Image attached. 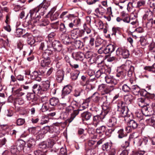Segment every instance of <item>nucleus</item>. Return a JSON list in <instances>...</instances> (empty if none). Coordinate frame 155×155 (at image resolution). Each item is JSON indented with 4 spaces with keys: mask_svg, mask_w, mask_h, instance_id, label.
Here are the masks:
<instances>
[{
    "mask_svg": "<svg viewBox=\"0 0 155 155\" xmlns=\"http://www.w3.org/2000/svg\"><path fill=\"white\" fill-rule=\"evenodd\" d=\"M134 67L131 64V61L129 60L127 61L125 63L122 64L117 70V73L116 76L121 80L124 78L127 73V76L129 77H131L134 72Z\"/></svg>",
    "mask_w": 155,
    "mask_h": 155,
    "instance_id": "f257e3e1",
    "label": "nucleus"
},
{
    "mask_svg": "<svg viewBox=\"0 0 155 155\" xmlns=\"http://www.w3.org/2000/svg\"><path fill=\"white\" fill-rule=\"evenodd\" d=\"M41 9V6H38L30 11L29 13L31 20L27 22L28 25L29 27H31L32 25H34L39 21L41 16L39 15H37V13Z\"/></svg>",
    "mask_w": 155,
    "mask_h": 155,
    "instance_id": "f03ea898",
    "label": "nucleus"
},
{
    "mask_svg": "<svg viewBox=\"0 0 155 155\" xmlns=\"http://www.w3.org/2000/svg\"><path fill=\"white\" fill-rule=\"evenodd\" d=\"M114 89L113 86L107 87L105 84H101L98 86L97 90L102 95H104L109 93Z\"/></svg>",
    "mask_w": 155,
    "mask_h": 155,
    "instance_id": "7ed1b4c3",
    "label": "nucleus"
},
{
    "mask_svg": "<svg viewBox=\"0 0 155 155\" xmlns=\"http://www.w3.org/2000/svg\"><path fill=\"white\" fill-rule=\"evenodd\" d=\"M153 15L155 17V12L154 13V11L152 9L149 8L143 16V19H147V20L149 21V22L147 23V25L150 23L151 25L153 24Z\"/></svg>",
    "mask_w": 155,
    "mask_h": 155,
    "instance_id": "20e7f679",
    "label": "nucleus"
},
{
    "mask_svg": "<svg viewBox=\"0 0 155 155\" xmlns=\"http://www.w3.org/2000/svg\"><path fill=\"white\" fill-rule=\"evenodd\" d=\"M83 30H80L79 28H75L71 31V37L73 39H76L79 37H81L84 34Z\"/></svg>",
    "mask_w": 155,
    "mask_h": 155,
    "instance_id": "39448f33",
    "label": "nucleus"
},
{
    "mask_svg": "<svg viewBox=\"0 0 155 155\" xmlns=\"http://www.w3.org/2000/svg\"><path fill=\"white\" fill-rule=\"evenodd\" d=\"M48 46L50 47L52 46L56 51H60L62 49V45L61 43L58 40H55L52 42L51 40L49 41V44Z\"/></svg>",
    "mask_w": 155,
    "mask_h": 155,
    "instance_id": "423d86ee",
    "label": "nucleus"
},
{
    "mask_svg": "<svg viewBox=\"0 0 155 155\" xmlns=\"http://www.w3.org/2000/svg\"><path fill=\"white\" fill-rule=\"evenodd\" d=\"M116 55L118 56H121L124 58H127L129 56V51L124 48H118L116 51Z\"/></svg>",
    "mask_w": 155,
    "mask_h": 155,
    "instance_id": "0eeeda50",
    "label": "nucleus"
},
{
    "mask_svg": "<svg viewBox=\"0 0 155 155\" xmlns=\"http://www.w3.org/2000/svg\"><path fill=\"white\" fill-rule=\"evenodd\" d=\"M105 116V114L104 112H101L99 115L94 116L93 118V124L97 127L100 121L104 118Z\"/></svg>",
    "mask_w": 155,
    "mask_h": 155,
    "instance_id": "6e6552de",
    "label": "nucleus"
},
{
    "mask_svg": "<svg viewBox=\"0 0 155 155\" xmlns=\"http://www.w3.org/2000/svg\"><path fill=\"white\" fill-rule=\"evenodd\" d=\"M105 79L106 82L108 84L111 85L110 86H113L114 88V86L117 83V80L114 78L110 75H107L105 76Z\"/></svg>",
    "mask_w": 155,
    "mask_h": 155,
    "instance_id": "1a4fd4ad",
    "label": "nucleus"
},
{
    "mask_svg": "<svg viewBox=\"0 0 155 155\" xmlns=\"http://www.w3.org/2000/svg\"><path fill=\"white\" fill-rule=\"evenodd\" d=\"M119 111L120 112V115L122 117H124V120L126 121L130 117V112H129L128 107H125L124 109H122Z\"/></svg>",
    "mask_w": 155,
    "mask_h": 155,
    "instance_id": "9d476101",
    "label": "nucleus"
},
{
    "mask_svg": "<svg viewBox=\"0 0 155 155\" xmlns=\"http://www.w3.org/2000/svg\"><path fill=\"white\" fill-rule=\"evenodd\" d=\"M60 39L65 44L68 45L71 42L70 38L69 35L67 33L61 34L60 36Z\"/></svg>",
    "mask_w": 155,
    "mask_h": 155,
    "instance_id": "9b49d317",
    "label": "nucleus"
},
{
    "mask_svg": "<svg viewBox=\"0 0 155 155\" xmlns=\"http://www.w3.org/2000/svg\"><path fill=\"white\" fill-rule=\"evenodd\" d=\"M23 37L24 38H27L28 43L31 46L35 45L34 44L35 42V41L33 37L27 33L23 35Z\"/></svg>",
    "mask_w": 155,
    "mask_h": 155,
    "instance_id": "f8f14e48",
    "label": "nucleus"
},
{
    "mask_svg": "<svg viewBox=\"0 0 155 155\" xmlns=\"http://www.w3.org/2000/svg\"><path fill=\"white\" fill-rule=\"evenodd\" d=\"M81 81H80V85L83 86H86V89H88V87H89L90 84H89V81L88 79H87L86 77L83 75L81 77Z\"/></svg>",
    "mask_w": 155,
    "mask_h": 155,
    "instance_id": "ddd939ff",
    "label": "nucleus"
},
{
    "mask_svg": "<svg viewBox=\"0 0 155 155\" xmlns=\"http://www.w3.org/2000/svg\"><path fill=\"white\" fill-rule=\"evenodd\" d=\"M142 111L146 116H150L153 114L152 109L147 106H145L142 108Z\"/></svg>",
    "mask_w": 155,
    "mask_h": 155,
    "instance_id": "4468645a",
    "label": "nucleus"
},
{
    "mask_svg": "<svg viewBox=\"0 0 155 155\" xmlns=\"http://www.w3.org/2000/svg\"><path fill=\"white\" fill-rule=\"evenodd\" d=\"M25 144V142L22 140H18L16 143V147L19 150L21 151L23 150L24 151V146Z\"/></svg>",
    "mask_w": 155,
    "mask_h": 155,
    "instance_id": "2eb2a0df",
    "label": "nucleus"
},
{
    "mask_svg": "<svg viewBox=\"0 0 155 155\" xmlns=\"http://www.w3.org/2000/svg\"><path fill=\"white\" fill-rule=\"evenodd\" d=\"M83 110L82 108L81 107L78 109L74 110L73 112L71 114V117L70 118L67 120V121L69 123L72 122L74 118L76 115L79 113V111L82 110Z\"/></svg>",
    "mask_w": 155,
    "mask_h": 155,
    "instance_id": "dca6fc26",
    "label": "nucleus"
},
{
    "mask_svg": "<svg viewBox=\"0 0 155 155\" xmlns=\"http://www.w3.org/2000/svg\"><path fill=\"white\" fill-rule=\"evenodd\" d=\"M105 48L104 54H107L113 52L115 49V47L114 45L109 44Z\"/></svg>",
    "mask_w": 155,
    "mask_h": 155,
    "instance_id": "f3484780",
    "label": "nucleus"
},
{
    "mask_svg": "<svg viewBox=\"0 0 155 155\" xmlns=\"http://www.w3.org/2000/svg\"><path fill=\"white\" fill-rule=\"evenodd\" d=\"M72 87L70 85L65 86L63 89L62 94L64 96L69 94L72 90Z\"/></svg>",
    "mask_w": 155,
    "mask_h": 155,
    "instance_id": "a211bd4d",
    "label": "nucleus"
},
{
    "mask_svg": "<svg viewBox=\"0 0 155 155\" xmlns=\"http://www.w3.org/2000/svg\"><path fill=\"white\" fill-rule=\"evenodd\" d=\"M73 58L76 60H82L85 57V55L83 53L78 52L73 53Z\"/></svg>",
    "mask_w": 155,
    "mask_h": 155,
    "instance_id": "6ab92c4d",
    "label": "nucleus"
},
{
    "mask_svg": "<svg viewBox=\"0 0 155 155\" xmlns=\"http://www.w3.org/2000/svg\"><path fill=\"white\" fill-rule=\"evenodd\" d=\"M126 121L128 123V125H129L133 130L136 129L138 126L137 123L134 120H130L129 118Z\"/></svg>",
    "mask_w": 155,
    "mask_h": 155,
    "instance_id": "aec40b11",
    "label": "nucleus"
},
{
    "mask_svg": "<svg viewBox=\"0 0 155 155\" xmlns=\"http://www.w3.org/2000/svg\"><path fill=\"white\" fill-rule=\"evenodd\" d=\"M31 78L32 79H35L38 81H41V78L39 76L38 72L36 71H33L30 75Z\"/></svg>",
    "mask_w": 155,
    "mask_h": 155,
    "instance_id": "412c9836",
    "label": "nucleus"
},
{
    "mask_svg": "<svg viewBox=\"0 0 155 155\" xmlns=\"http://www.w3.org/2000/svg\"><path fill=\"white\" fill-rule=\"evenodd\" d=\"M35 144V141L33 138H30L28 140L27 146L28 151L26 152V153H28L30 151V148L33 147Z\"/></svg>",
    "mask_w": 155,
    "mask_h": 155,
    "instance_id": "4be33fe9",
    "label": "nucleus"
},
{
    "mask_svg": "<svg viewBox=\"0 0 155 155\" xmlns=\"http://www.w3.org/2000/svg\"><path fill=\"white\" fill-rule=\"evenodd\" d=\"M91 116V114L87 111L84 112L81 114V117L84 120L87 121L90 120Z\"/></svg>",
    "mask_w": 155,
    "mask_h": 155,
    "instance_id": "5701e85b",
    "label": "nucleus"
},
{
    "mask_svg": "<svg viewBox=\"0 0 155 155\" xmlns=\"http://www.w3.org/2000/svg\"><path fill=\"white\" fill-rule=\"evenodd\" d=\"M117 119L114 117L110 118L108 122V126L110 127L115 126L117 124Z\"/></svg>",
    "mask_w": 155,
    "mask_h": 155,
    "instance_id": "b1692460",
    "label": "nucleus"
},
{
    "mask_svg": "<svg viewBox=\"0 0 155 155\" xmlns=\"http://www.w3.org/2000/svg\"><path fill=\"white\" fill-rule=\"evenodd\" d=\"M33 91L35 94L41 93L42 92L41 91V87L40 84H34L32 87Z\"/></svg>",
    "mask_w": 155,
    "mask_h": 155,
    "instance_id": "393cba45",
    "label": "nucleus"
},
{
    "mask_svg": "<svg viewBox=\"0 0 155 155\" xmlns=\"http://www.w3.org/2000/svg\"><path fill=\"white\" fill-rule=\"evenodd\" d=\"M127 4L128 1L124 0H120L119 2L116 3V5H118L120 9H122L124 8L127 7Z\"/></svg>",
    "mask_w": 155,
    "mask_h": 155,
    "instance_id": "a878e982",
    "label": "nucleus"
},
{
    "mask_svg": "<svg viewBox=\"0 0 155 155\" xmlns=\"http://www.w3.org/2000/svg\"><path fill=\"white\" fill-rule=\"evenodd\" d=\"M134 99V97L130 94H128L125 95L124 97V101L126 104H130Z\"/></svg>",
    "mask_w": 155,
    "mask_h": 155,
    "instance_id": "bb28decb",
    "label": "nucleus"
},
{
    "mask_svg": "<svg viewBox=\"0 0 155 155\" xmlns=\"http://www.w3.org/2000/svg\"><path fill=\"white\" fill-rule=\"evenodd\" d=\"M105 130V127L102 126L97 128L96 130V132L100 136H101L104 134Z\"/></svg>",
    "mask_w": 155,
    "mask_h": 155,
    "instance_id": "cd10ccee",
    "label": "nucleus"
},
{
    "mask_svg": "<svg viewBox=\"0 0 155 155\" xmlns=\"http://www.w3.org/2000/svg\"><path fill=\"white\" fill-rule=\"evenodd\" d=\"M145 121L149 125L155 127V115H154L150 118L146 119Z\"/></svg>",
    "mask_w": 155,
    "mask_h": 155,
    "instance_id": "c85d7f7f",
    "label": "nucleus"
},
{
    "mask_svg": "<svg viewBox=\"0 0 155 155\" xmlns=\"http://www.w3.org/2000/svg\"><path fill=\"white\" fill-rule=\"evenodd\" d=\"M140 89L139 87L137 85H134L131 86V90L135 95H139Z\"/></svg>",
    "mask_w": 155,
    "mask_h": 155,
    "instance_id": "c756f323",
    "label": "nucleus"
},
{
    "mask_svg": "<svg viewBox=\"0 0 155 155\" xmlns=\"http://www.w3.org/2000/svg\"><path fill=\"white\" fill-rule=\"evenodd\" d=\"M50 81L48 80L46 81L43 84V86L41 87V91H46L49 88L50 86Z\"/></svg>",
    "mask_w": 155,
    "mask_h": 155,
    "instance_id": "7c9ffc66",
    "label": "nucleus"
},
{
    "mask_svg": "<svg viewBox=\"0 0 155 155\" xmlns=\"http://www.w3.org/2000/svg\"><path fill=\"white\" fill-rule=\"evenodd\" d=\"M102 109L104 111L101 112L104 113L106 115L110 110L111 107L109 104L106 103L103 104Z\"/></svg>",
    "mask_w": 155,
    "mask_h": 155,
    "instance_id": "2f4dec72",
    "label": "nucleus"
},
{
    "mask_svg": "<svg viewBox=\"0 0 155 155\" xmlns=\"http://www.w3.org/2000/svg\"><path fill=\"white\" fill-rule=\"evenodd\" d=\"M10 150L12 155H19L20 151L18 149L16 146H12L11 147Z\"/></svg>",
    "mask_w": 155,
    "mask_h": 155,
    "instance_id": "473e14b6",
    "label": "nucleus"
},
{
    "mask_svg": "<svg viewBox=\"0 0 155 155\" xmlns=\"http://www.w3.org/2000/svg\"><path fill=\"white\" fill-rule=\"evenodd\" d=\"M112 143L110 142H106L103 145L102 149L103 150L107 151L109 150L112 146Z\"/></svg>",
    "mask_w": 155,
    "mask_h": 155,
    "instance_id": "72a5a7b5",
    "label": "nucleus"
},
{
    "mask_svg": "<svg viewBox=\"0 0 155 155\" xmlns=\"http://www.w3.org/2000/svg\"><path fill=\"white\" fill-rule=\"evenodd\" d=\"M80 23V19L76 18L69 24V26L71 28H72L73 27H77Z\"/></svg>",
    "mask_w": 155,
    "mask_h": 155,
    "instance_id": "f704fd0d",
    "label": "nucleus"
},
{
    "mask_svg": "<svg viewBox=\"0 0 155 155\" xmlns=\"http://www.w3.org/2000/svg\"><path fill=\"white\" fill-rule=\"evenodd\" d=\"M74 46L76 48H82L84 46L83 42H82L80 40H74Z\"/></svg>",
    "mask_w": 155,
    "mask_h": 155,
    "instance_id": "c9c22d12",
    "label": "nucleus"
},
{
    "mask_svg": "<svg viewBox=\"0 0 155 155\" xmlns=\"http://www.w3.org/2000/svg\"><path fill=\"white\" fill-rule=\"evenodd\" d=\"M59 100L58 98L53 97L51 98L49 100V104L52 106H56L59 103Z\"/></svg>",
    "mask_w": 155,
    "mask_h": 155,
    "instance_id": "e433bc0d",
    "label": "nucleus"
},
{
    "mask_svg": "<svg viewBox=\"0 0 155 155\" xmlns=\"http://www.w3.org/2000/svg\"><path fill=\"white\" fill-rule=\"evenodd\" d=\"M50 5V2L49 1L44 0L42 3L39 6H41V9L42 8L46 10L49 7Z\"/></svg>",
    "mask_w": 155,
    "mask_h": 155,
    "instance_id": "4c0bfd02",
    "label": "nucleus"
},
{
    "mask_svg": "<svg viewBox=\"0 0 155 155\" xmlns=\"http://www.w3.org/2000/svg\"><path fill=\"white\" fill-rule=\"evenodd\" d=\"M117 106L118 107L117 110L119 111H121L122 109H124L125 107H127L125 106V103L122 101H120L118 102Z\"/></svg>",
    "mask_w": 155,
    "mask_h": 155,
    "instance_id": "58836bf2",
    "label": "nucleus"
},
{
    "mask_svg": "<svg viewBox=\"0 0 155 155\" xmlns=\"http://www.w3.org/2000/svg\"><path fill=\"white\" fill-rule=\"evenodd\" d=\"M50 62V59H42L41 62V65L42 67H45L48 65Z\"/></svg>",
    "mask_w": 155,
    "mask_h": 155,
    "instance_id": "ea45409f",
    "label": "nucleus"
},
{
    "mask_svg": "<svg viewBox=\"0 0 155 155\" xmlns=\"http://www.w3.org/2000/svg\"><path fill=\"white\" fill-rule=\"evenodd\" d=\"M91 98L94 102L99 103L100 97L97 93H94L91 96Z\"/></svg>",
    "mask_w": 155,
    "mask_h": 155,
    "instance_id": "a19ab883",
    "label": "nucleus"
},
{
    "mask_svg": "<svg viewBox=\"0 0 155 155\" xmlns=\"http://www.w3.org/2000/svg\"><path fill=\"white\" fill-rule=\"evenodd\" d=\"M63 73L62 71H58L56 80L58 82H61L62 81L63 79Z\"/></svg>",
    "mask_w": 155,
    "mask_h": 155,
    "instance_id": "79ce46f5",
    "label": "nucleus"
},
{
    "mask_svg": "<svg viewBox=\"0 0 155 155\" xmlns=\"http://www.w3.org/2000/svg\"><path fill=\"white\" fill-rule=\"evenodd\" d=\"M80 73L79 71H74L71 73V78L73 80L77 79L78 76Z\"/></svg>",
    "mask_w": 155,
    "mask_h": 155,
    "instance_id": "37998d69",
    "label": "nucleus"
},
{
    "mask_svg": "<svg viewBox=\"0 0 155 155\" xmlns=\"http://www.w3.org/2000/svg\"><path fill=\"white\" fill-rule=\"evenodd\" d=\"M136 116L138 118L139 120H143V113L140 110L137 111L135 113Z\"/></svg>",
    "mask_w": 155,
    "mask_h": 155,
    "instance_id": "c03bdc74",
    "label": "nucleus"
},
{
    "mask_svg": "<svg viewBox=\"0 0 155 155\" xmlns=\"http://www.w3.org/2000/svg\"><path fill=\"white\" fill-rule=\"evenodd\" d=\"M143 97L139 98L137 99V103L138 105L142 108L145 107Z\"/></svg>",
    "mask_w": 155,
    "mask_h": 155,
    "instance_id": "a18cd8bd",
    "label": "nucleus"
},
{
    "mask_svg": "<svg viewBox=\"0 0 155 155\" xmlns=\"http://www.w3.org/2000/svg\"><path fill=\"white\" fill-rule=\"evenodd\" d=\"M23 31L24 30L21 28H17L15 32L14 35L17 37H20L22 35Z\"/></svg>",
    "mask_w": 155,
    "mask_h": 155,
    "instance_id": "49530a36",
    "label": "nucleus"
},
{
    "mask_svg": "<svg viewBox=\"0 0 155 155\" xmlns=\"http://www.w3.org/2000/svg\"><path fill=\"white\" fill-rule=\"evenodd\" d=\"M117 134L118 137L120 139L127 136L126 133L124 132V129H120L118 131Z\"/></svg>",
    "mask_w": 155,
    "mask_h": 155,
    "instance_id": "de8ad7c7",
    "label": "nucleus"
},
{
    "mask_svg": "<svg viewBox=\"0 0 155 155\" xmlns=\"http://www.w3.org/2000/svg\"><path fill=\"white\" fill-rule=\"evenodd\" d=\"M103 95L100 97L99 103H103V104L107 102V97L106 95Z\"/></svg>",
    "mask_w": 155,
    "mask_h": 155,
    "instance_id": "09e8293b",
    "label": "nucleus"
},
{
    "mask_svg": "<svg viewBox=\"0 0 155 155\" xmlns=\"http://www.w3.org/2000/svg\"><path fill=\"white\" fill-rule=\"evenodd\" d=\"M40 128L38 127H33L29 129V130L32 133L35 135H37L40 130Z\"/></svg>",
    "mask_w": 155,
    "mask_h": 155,
    "instance_id": "8fccbe9b",
    "label": "nucleus"
},
{
    "mask_svg": "<svg viewBox=\"0 0 155 155\" xmlns=\"http://www.w3.org/2000/svg\"><path fill=\"white\" fill-rule=\"evenodd\" d=\"M55 33L54 32H52L48 35V37L46 39L48 45L49 44V41L50 40H51L52 42V39L54 38V37L55 36Z\"/></svg>",
    "mask_w": 155,
    "mask_h": 155,
    "instance_id": "3c124183",
    "label": "nucleus"
},
{
    "mask_svg": "<svg viewBox=\"0 0 155 155\" xmlns=\"http://www.w3.org/2000/svg\"><path fill=\"white\" fill-rule=\"evenodd\" d=\"M144 69L149 71L155 73V63L151 66H146Z\"/></svg>",
    "mask_w": 155,
    "mask_h": 155,
    "instance_id": "603ef678",
    "label": "nucleus"
},
{
    "mask_svg": "<svg viewBox=\"0 0 155 155\" xmlns=\"http://www.w3.org/2000/svg\"><path fill=\"white\" fill-rule=\"evenodd\" d=\"M149 5L150 9L153 10L154 13H155V0H150L149 1Z\"/></svg>",
    "mask_w": 155,
    "mask_h": 155,
    "instance_id": "864d4df0",
    "label": "nucleus"
},
{
    "mask_svg": "<svg viewBox=\"0 0 155 155\" xmlns=\"http://www.w3.org/2000/svg\"><path fill=\"white\" fill-rule=\"evenodd\" d=\"M88 132L89 134L94 136L93 137L94 138H96V135L95 134V130L93 128H89Z\"/></svg>",
    "mask_w": 155,
    "mask_h": 155,
    "instance_id": "5fc2aeb1",
    "label": "nucleus"
},
{
    "mask_svg": "<svg viewBox=\"0 0 155 155\" xmlns=\"http://www.w3.org/2000/svg\"><path fill=\"white\" fill-rule=\"evenodd\" d=\"M122 89L125 92H129L131 90V87L128 86L127 84H124L122 86Z\"/></svg>",
    "mask_w": 155,
    "mask_h": 155,
    "instance_id": "6e6d98bb",
    "label": "nucleus"
},
{
    "mask_svg": "<svg viewBox=\"0 0 155 155\" xmlns=\"http://www.w3.org/2000/svg\"><path fill=\"white\" fill-rule=\"evenodd\" d=\"M49 108L48 103H43L41 108V110L43 112L46 111L48 110Z\"/></svg>",
    "mask_w": 155,
    "mask_h": 155,
    "instance_id": "4d7b16f0",
    "label": "nucleus"
},
{
    "mask_svg": "<svg viewBox=\"0 0 155 155\" xmlns=\"http://www.w3.org/2000/svg\"><path fill=\"white\" fill-rule=\"evenodd\" d=\"M94 38H91L89 41V43L87 45L89 48L91 49L93 48L94 45Z\"/></svg>",
    "mask_w": 155,
    "mask_h": 155,
    "instance_id": "13d9d810",
    "label": "nucleus"
},
{
    "mask_svg": "<svg viewBox=\"0 0 155 155\" xmlns=\"http://www.w3.org/2000/svg\"><path fill=\"white\" fill-rule=\"evenodd\" d=\"M49 21L46 18H44L42 19L40 23V25L41 26H45L49 24Z\"/></svg>",
    "mask_w": 155,
    "mask_h": 155,
    "instance_id": "bf43d9fd",
    "label": "nucleus"
},
{
    "mask_svg": "<svg viewBox=\"0 0 155 155\" xmlns=\"http://www.w3.org/2000/svg\"><path fill=\"white\" fill-rule=\"evenodd\" d=\"M105 75V74L103 73L101 70H99L97 71L95 74V76L97 78L100 77L102 78L103 77H104Z\"/></svg>",
    "mask_w": 155,
    "mask_h": 155,
    "instance_id": "052dcab7",
    "label": "nucleus"
},
{
    "mask_svg": "<svg viewBox=\"0 0 155 155\" xmlns=\"http://www.w3.org/2000/svg\"><path fill=\"white\" fill-rule=\"evenodd\" d=\"M35 96L34 94L28 93L27 94L26 97L28 100L32 101L34 99Z\"/></svg>",
    "mask_w": 155,
    "mask_h": 155,
    "instance_id": "680f3d73",
    "label": "nucleus"
},
{
    "mask_svg": "<svg viewBox=\"0 0 155 155\" xmlns=\"http://www.w3.org/2000/svg\"><path fill=\"white\" fill-rule=\"evenodd\" d=\"M130 139H126V141H125L124 142H123L121 146L122 147L126 148L129 146L130 143Z\"/></svg>",
    "mask_w": 155,
    "mask_h": 155,
    "instance_id": "e2e57ef3",
    "label": "nucleus"
},
{
    "mask_svg": "<svg viewBox=\"0 0 155 155\" xmlns=\"http://www.w3.org/2000/svg\"><path fill=\"white\" fill-rule=\"evenodd\" d=\"M134 139H134V143H136L138 146H140L142 144V140L141 139H138L137 138V137H134Z\"/></svg>",
    "mask_w": 155,
    "mask_h": 155,
    "instance_id": "0e129e2a",
    "label": "nucleus"
},
{
    "mask_svg": "<svg viewBox=\"0 0 155 155\" xmlns=\"http://www.w3.org/2000/svg\"><path fill=\"white\" fill-rule=\"evenodd\" d=\"M134 4V2H129L128 1L127 9L128 11L130 10L131 9H132L133 8L135 7Z\"/></svg>",
    "mask_w": 155,
    "mask_h": 155,
    "instance_id": "69168bd1",
    "label": "nucleus"
},
{
    "mask_svg": "<svg viewBox=\"0 0 155 155\" xmlns=\"http://www.w3.org/2000/svg\"><path fill=\"white\" fill-rule=\"evenodd\" d=\"M25 122V119L21 118L18 119L16 121L17 124L18 126H21L23 125Z\"/></svg>",
    "mask_w": 155,
    "mask_h": 155,
    "instance_id": "338daca9",
    "label": "nucleus"
},
{
    "mask_svg": "<svg viewBox=\"0 0 155 155\" xmlns=\"http://www.w3.org/2000/svg\"><path fill=\"white\" fill-rule=\"evenodd\" d=\"M35 155H46L45 151L40 150H37L34 152Z\"/></svg>",
    "mask_w": 155,
    "mask_h": 155,
    "instance_id": "774afa93",
    "label": "nucleus"
}]
</instances>
